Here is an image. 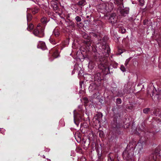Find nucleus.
Instances as JSON below:
<instances>
[{
	"instance_id": "obj_1",
	"label": "nucleus",
	"mask_w": 161,
	"mask_h": 161,
	"mask_svg": "<svg viewBox=\"0 0 161 161\" xmlns=\"http://www.w3.org/2000/svg\"><path fill=\"white\" fill-rule=\"evenodd\" d=\"M99 48L101 51L99 53H96V56L97 61L100 62L99 67L103 70L106 71L107 72L109 71V64L107 60V57L108 56V47L105 45L100 46Z\"/></svg>"
},
{
	"instance_id": "obj_2",
	"label": "nucleus",
	"mask_w": 161,
	"mask_h": 161,
	"mask_svg": "<svg viewBox=\"0 0 161 161\" xmlns=\"http://www.w3.org/2000/svg\"><path fill=\"white\" fill-rule=\"evenodd\" d=\"M44 27L42 26L40 24H39L37 25L36 28L34 30L33 33L36 36L42 37L44 35Z\"/></svg>"
},
{
	"instance_id": "obj_3",
	"label": "nucleus",
	"mask_w": 161,
	"mask_h": 161,
	"mask_svg": "<svg viewBox=\"0 0 161 161\" xmlns=\"http://www.w3.org/2000/svg\"><path fill=\"white\" fill-rule=\"evenodd\" d=\"M118 10L120 13L122 15L125 16L129 13V9L128 8L126 7L124 8L123 5L119 6L118 8Z\"/></svg>"
},
{
	"instance_id": "obj_4",
	"label": "nucleus",
	"mask_w": 161,
	"mask_h": 161,
	"mask_svg": "<svg viewBox=\"0 0 161 161\" xmlns=\"http://www.w3.org/2000/svg\"><path fill=\"white\" fill-rule=\"evenodd\" d=\"M109 20L112 24L116 23L117 21V17L115 14H112L109 18Z\"/></svg>"
},
{
	"instance_id": "obj_5",
	"label": "nucleus",
	"mask_w": 161,
	"mask_h": 161,
	"mask_svg": "<svg viewBox=\"0 0 161 161\" xmlns=\"http://www.w3.org/2000/svg\"><path fill=\"white\" fill-rule=\"evenodd\" d=\"M37 47L42 49H44L45 47V42L42 41H39L37 45Z\"/></svg>"
},
{
	"instance_id": "obj_6",
	"label": "nucleus",
	"mask_w": 161,
	"mask_h": 161,
	"mask_svg": "<svg viewBox=\"0 0 161 161\" xmlns=\"http://www.w3.org/2000/svg\"><path fill=\"white\" fill-rule=\"evenodd\" d=\"M152 97L153 99L154 98L155 100L161 99V92H159V94H156L155 95L154 93H153Z\"/></svg>"
},
{
	"instance_id": "obj_7",
	"label": "nucleus",
	"mask_w": 161,
	"mask_h": 161,
	"mask_svg": "<svg viewBox=\"0 0 161 161\" xmlns=\"http://www.w3.org/2000/svg\"><path fill=\"white\" fill-rule=\"evenodd\" d=\"M94 79L95 81H97L98 82L100 81L101 80L100 74L99 73H96L94 75Z\"/></svg>"
},
{
	"instance_id": "obj_8",
	"label": "nucleus",
	"mask_w": 161,
	"mask_h": 161,
	"mask_svg": "<svg viewBox=\"0 0 161 161\" xmlns=\"http://www.w3.org/2000/svg\"><path fill=\"white\" fill-rule=\"evenodd\" d=\"M97 86L95 83L91 84L89 87V90H91L92 91L97 89Z\"/></svg>"
},
{
	"instance_id": "obj_9",
	"label": "nucleus",
	"mask_w": 161,
	"mask_h": 161,
	"mask_svg": "<svg viewBox=\"0 0 161 161\" xmlns=\"http://www.w3.org/2000/svg\"><path fill=\"white\" fill-rule=\"evenodd\" d=\"M76 4L77 5L83 6L86 4V2L85 0H79Z\"/></svg>"
},
{
	"instance_id": "obj_10",
	"label": "nucleus",
	"mask_w": 161,
	"mask_h": 161,
	"mask_svg": "<svg viewBox=\"0 0 161 161\" xmlns=\"http://www.w3.org/2000/svg\"><path fill=\"white\" fill-rule=\"evenodd\" d=\"M98 7L99 9H101L102 10H108L106 7V5L105 3H102L100 4H99Z\"/></svg>"
},
{
	"instance_id": "obj_11",
	"label": "nucleus",
	"mask_w": 161,
	"mask_h": 161,
	"mask_svg": "<svg viewBox=\"0 0 161 161\" xmlns=\"http://www.w3.org/2000/svg\"><path fill=\"white\" fill-rule=\"evenodd\" d=\"M114 3L118 5V6H123V0H114Z\"/></svg>"
},
{
	"instance_id": "obj_12",
	"label": "nucleus",
	"mask_w": 161,
	"mask_h": 161,
	"mask_svg": "<svg viewBox=\"0 0 161 161\" xmlns=\"http://www.w3.org/2000/svg\"><path fill=\"white\" fill-rule=\"evenodd\" d=\"M123 157L125 159H128L130 158L129 154L127 153L126 151H125L123 153Z\"/></svg>"
},
{
	"instance_id": "obj_13",
	"label": "nucleus",
	"mask_w": 161,
	"mask_h": 161,
	"mask_svg": "<svg viewBox=\"0 0 161 161\" xmlns=\"http://www.w3.org/2000/svg\"><path fill=\"white\" fill-rule=\"evenodd\" d=\"M153 159L156 160V159H159L161 158V155L159 154V153H156L154 154Z\"/></svg>"
},
{
	"instance_id": "obj_14",
	"label": "nucleus",
	"mask_w": 161,
	"mask_h": 161,
	"mask_svg": "<svg viewBox=\"0 0 161 161\" xmlns=\"http://www.w3.org/2000/svg\"><path fill=\"white\" fill-rule=\"evenodd\" d=\"M53 33L56 37H57L59 34V31L57 29H55L53 30Z\"/></svg>"
},
{
	"instance_id": "obj_15",
	"label": "nucleus",
	"mask_w": 161,
	"mask_h": 161,
	"mask_svg": "<svg viewBox=\"0 0 161 161\" xmlns=\"http://www.w3.org/2000/svg\"><path fill=\"white\" fill-rule=\"evenodd\" d=\"M92 35L93 36L95 37L96 38H97L98 40H101V39L100 38V36L98 35L97 34L93 33L92 34Z\"/></svg>"
},
{
	"instance_id": "obj_16",
	"label": "nucleus",
	"mask_w": 161,
	"mask_h": 161,
	"mask_svg": "<svg viewBox=\"0 0 161 161\" xmlns=\"http://www.w3.org/2000/svg\"><path fill=\"white\" fill-rule=\"evenodd\" d=\"M31 11L33 14H35L38 11V9L37 8H35L31 9Z\"/></svg>"
},
{
	"instance_id": "obj_17",
	"label": "nucleus",
	"mask_w": 161,
	"mask_h": 161,
	"mask_svg": "<svg viewBox=\"0 0 161 161\" xmlns=\"http://www.w3.org/2000/svg\"><path fill=\"white\" fill-rule=\"evenodd\" d=\"M53 56L55 58H57L58 56V51H55L53 54Z\"/></svg>"
},
{
	"instance_id": "obj_18",
	"label": "nucleus",
	"mask_w": 161,
	"mask_h": 161,
	"mask_svg": "<svg viewBox=\"0 0 161 161\" xmlns=\"http://www.w3.org/2000/svg\"><path fill=\"white\" fill-rule=\"evenodd\" d=\"M34 27L33 25L32 24H30L27 28L28 31H31L33 29Z\"/></svg>"
},
{
	"instance_id": "obj_19",
	"label": "nucleus",
	"mask_w": 161,
	"mask_h": 161,
	"mask_svg": "<svg viewBox=\"0 0 161 161\" xmlns=\"http://www.w3.org/2000/svg\"><path fill=\"white\" fill-rule=\"evenodd\" d=\"M111 153H109L108 155V161H113L114 160L113 158L111 157Z\"/></svg>"
},
{
	"instance_id": "obj_20",
	"label": "nucleus",
	"mask_w": 161,
	"mask_h": 161,
	"mask_svg": "<svg viewBox=\"0 0 161 161\" xmlns=\"http://www.w3.org/2000/svg\"><path fill=\"white\" fill-rule=\"evenodd\" d=\"M47 19L45 17H43L41 19V22L42 23L45 24L47 22Z\"/></svg>"
},
{
	"instance_id": "obj_21",
	"label": "nucleus",
	"mask_w": 161,
	"mask_h": 161,
	"mask_svg": "<svg viewBox=\"0 0 161 161\" xmlns=\"http://www.w3.org/2000/svg\"><path fill=\"white\" fill-rule=\"evenodd\" d=\"M150 110V109L149 108H147L144 109L143 112L145 114H147Z\"/></svg>"
},
{
	"instance_id": "obj_22",
	"label": "nucleus",
	"mask_w": 161,
	"mask_h": 161,
	"mask_svg": "<svg viewBox=\"0 0 161 161\" xmlns=\"http://www.w3.org/2000/svg\"><path fill=\"white\" fill-rule=\"evenodd\" d=\"M27 19L28 21H30L31 19V16L30 14H28L27 15Z\"/></svg>"
},
{
	"instance_id": "obj_23",
	"label": "nucleus",
	"mask_w": 161,
	"mask_h": 161,
	"mask_svg": "<svg viewBox=\"0 0 161 161\" xmlns=\"http://www.w3.org/2000/svg\"><path fill=\"white\" fill-rule=\"evenodd\" d=\"M75 19L77 22H80L81 20L80 17L79 16H76L75 18Z\"/></svg>"
},
{
	"instance_id": "obj_24",
	"label": "nucleus",
	"mask_w": 161,
	"mask_h": 161,
	"mask_svg": "<svg viewBox=\"0 0 161 161\" xmlns=\"http://www.w3.org/2000/svg\"><path fill=\"white\" fill-rule=\"evenodd\" d=\"M120 69L123 72L125 71L126 70L125 69L123 65H121Z\"/></svg>"
},
{
	"instance_id": "obj_25",
	"label": "nucleus",
	"mask_w": 161,
	"mask_h": 161,
	"mask_svg": "<svg viewBox=\"0 0 161 161\" xmlns=\"http://www.w3.org/2000/svg\"><path fill=\"white\" fill-rule=\"evenodd\" d=\"M121 99L118 98L116 99V103L117 104H120L121 103Z\"/></svg>"
},
{
	"instance_id": "obj_26",
	"label": "nucleus",
	"mask_w": 161,
	"mask_h": 161,
	"mask_svg": "<svg viewBox=\"0 0 161 161\" xmlns=\"http://www.w3.org/2000/svg\"><path fill=\"white\" fill-rule=\"evenodd\" d=\"M139 2L141 6H143L144 2V0H139Z\"/></svg>"
},
{
	"instance_id": "obj_27",
	"label": "nucleus",
	"mask_w": 161,
	"mask_h": 161,
	"mask_svg": "<svg viewBox=\"0 0 161 161\" xmlns=\"http://www.w3.org/2000/svg\"><path fill=\"white\" fill-rule=\"evenodd\" d=\"M83 37L84 38L89 39V37L88 36V35L86 33L84 34L83 35Z\"/></svg>"
},
{
	"instance_id": "obj_28",
	"label": "nucleus",
	"mask_w": 161,
	"mask_h": 161,
	"mask_svg": "<svg viewBox=\"0 0 161 161\" xmlns=\"http://www.w3.org/2000/svg\"><path fill=\"white\" fill-rule=\"evenodd\" d=\"M120 31H121L122 33H124L126 31V30L124 28H121L120 30Z\"/></svg>"
},
{
	"instance_id": "obj_29",
	"label": "nucleus",
	"mask_w": 161,
	"mask_h": 161,
	"mask_svg": "<svg viewBox=\"0 0 161 161\" xmlns=\"http://www.w3.org/2000/svg\"><path fill=\"white\" fill-rule=\"evenodd\" d=\"M129 59H127L125 61V64L126 66L127 65V64H128L129 62Z\"/></svg>"
},
{
	"instance_id": "obj_30",
	"label": "nucleus",
	"mask_w": 161,
	"mask_h": 161,
	"mask_svg": "<svg viewBox=\"0 0 161 161\" xmlns=\"http://www.w3.org/2000/svg\"><path fill=\"white\" fill-rule=\"evenodd\" d=\"M50 42L53 44H55V41L54 40L52 39H50Z\"/></svg>"
},
{
	"instance_id": "obj_31",
	"label": "nucleus",
	"mask_w": 161,
	"mask_h": 161,
	"mask_svg": "<svg viewBox=\"0 0 161 161\" xmlns=\"http://www.w3.org/2000/svg\"><path fill=\"white\" fill-rule=\"evenodd\" d=\"M86 141L84 142V145L85 146L86 145V146H89V143L88 142L87 144H86V145L85 144H86Z\"/></svg>"
},
{
	"instance_id": "obj_32",
	"label": "nucleus",
	"mask_w": 161,
	"mask_h": 161,
	"mask_svg": "<svg viewBox=\"0 0 161 161\" xmlns=\"http://www.w3.org/2000/svg\"><path fill=\"white\" fill-rule=\"evenodd\" d=\"M58 9V7L57 5H55V7L54 8V10H57Z\"/></svg>"
},
{
	"instance_id": "obj_33",
	"label": "nucleus",
	"mask_w": 161,
	"mask_h": 161,
	"mask_svg": "<svg viewBox=\"0 0 161 161\" xmlns=\"http://www.w3.org/2000/svg\"><path fill=\"white\" fill-rule=\"evenodd\" d=\"M71 25L73 26V27H74V23L73 22H71Z\"/></svg>"
},
{
	"instance_id": "obj_34",
	"label": "nucleus",
	"mask_w": 161,
	"mask_h": 161,
	"mask_svg": "<svg viewBox=\"0 0 161 161\" xmlns=\"http://www.w3.org/2000/svg\"><path fill=\"white\" fill-rule=\"evenodd\" d=\"M84 159V160H85V161H86V159H85V158H81V159Z\"/></svg>"
},
{
	"instance_id": "obj_35",
	"label": "nucleus",
	"mask_w": 161,
	"mask_h": 161,
	"mask_svg": "<svg viewBox=\"0 0 161 161\" xmlns=\"http://www.w3.org/2000/svg\"><path fill=\"white\" fill-rule=\"evenodd\" d=\"M141 144V143H138V145H140V144Z\"/></svg>"
},
{
	"instance_id": "obj_36",
	"label": "nucleus",
	"mask_w": 161,
	"mask_h": 161,
	"mask_svg": "<svg viewBox=\"0 0 161 161\" xmlns=\"http://www.w3.org/2000/svg\"><path fill=\"white\" fill-rule=\"evenodd\" d=\"M159 116H160V118H161V114H159Z\"/></svg>"
},
{
	"instance_id": "obj_37",
	"label": "nucleus",
	"mask_w": 161,
	"mask_h": 161,
	"mask_svg": "<svg viewBox=\"0 0 161 161\" xmlns=\"http://www.w3.org/2000/svg\"><path fill=\"white\" fill-rule=\"evenodd\" d=\"M144 23H145V21H144Z\"/></svg>"
},
{
	"instance_id": "obj_38",
	"label": "nucleus",
	"mask_w": 161,
	"mask_h": 161,
	"mask_svg": "<svg viewBox=\"0 0 161 161\" xmlns=\"http://www.w3.org/2000/svg\"><path fill=\"white\" fill-rule=\"evenodd\" d=\"M75 115H74V118H75Z\"/></svg>"
},
{
	"instance_id": "obj_39",
	"label": "nucleus",
	"mask_w": 161,
	"mask_h": 161,
	"mask_svg": "<svg viewBox=\"0 0 161 161\" xmlns=\"http://www.w3.org/2000/svg\"><path fill=\"white\" fill-rule=\"evenodd\" d=\"M159 119V120H161V119Z\"/></svg>"
},
{
	"instance_id": "obj_40",
	"label": "nucleus",
	"mask_w": 161,
	"mask_h": 161,
	"mask_svg": "<svg viewBox=\"0 0 161 161\" xmlns=\"http://www.w3.org/2000/svg\"><path fill=\"white\" fill-rule=\"evenodd\" d=\"M159 119V120H161V119Z\"/></svg>"
}]
</instances>
